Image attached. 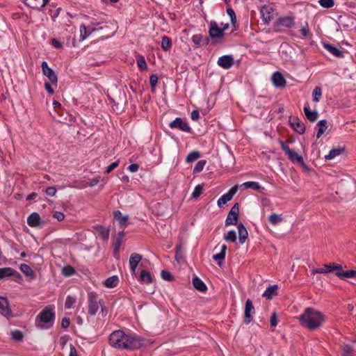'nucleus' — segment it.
I'll list each match as a JSON object with an SVG mask.
<instances>
[{"mask_svg":"<svg viewBox=\"0 0 356 356\" xmlns=\"http://www.w3.org/2000/svg\"><path fill=\"white\" fill-rule=\"evenodd\" d=\"M145 339L134 334H127L122 330H115L109 336L110 345L118 349L133 350L145 344Z\"/></svg>","mask_w":356,"mask_h":356,"instance_id":"nucleus-1","label":"nucleus"},{"mask_svg":"<svg viewBox=\"0 0 356 356\" xmlns=\"http://www.w3.org/2000/svg\"><path fill=\"white\" fill-rule=\"evenodd\" d=\"M300 325L309 330L320 327L325 321V316L319 311L307 307L298 317Z\"/></svg>","mask_w":356,"mask_h":356,"instance_id":"nucleus-2","label":"nucleus"},{"mask_svg":"<svg viewBox=\"0 0 356 356\" xmlns=\"http://www.w3.org/2000/svg\"><path fill=\"white\" fill-rule=\"evenodd\" d=\"M282 150L288 156L289 159L293 163H298L301 166L307 168L302 156L298 155L296 152L291 150L282 140L279 141Z\"/></svg>","mask_w":356,"mask_h":356,"instance_id":"nucleus-3","label":"nucleus"},{"mask_svg":"<svg viewBox=\"0 0 356 356\" xmlns=\"http://www.w3.org/2000/svg\"><path fill=\"white\" fill-rule=\"evenodd\" d=\"M54 318V313L52 309L49 307H45L36 318V325L40 328L44 326L41 323H49L53 321Z\"/></svg>","mask_w":356,"mask_h":356,"instance_id":"nucleus-4","label":"nucleus"},{"mask_svg":"<svg viewBox=\"0 0 356 356\" xmlns=\"http://www.w3.org/2000/svg\"><path fill=\"white\" fill-rule=\"evenodd\" d=\"M88 313L90 315H95L99 309V305H102V300H98L97 296L94 292L88 293Z\"/></svg>","mask_w":356,"mask_h":356,"instance_id":"nucleus-5","label":"nucleus"},{"mask_svg":"<svg viewBox=\"0 0 356 356\" xmlns=\"http://www.w3.org/2000/svg\"><path fill=\"white\" fill-rule=\"evenodd\" d=\"M295 26V18L291 16H285L278 18L274 24L276 31H280V28H292Z\"/></svg>","mask_w":356,"mask_h":356,"instance_id":"nucleus-6","label":"nucleus"},{"mask_svg":"<svg viewBox=\"0 0 356 356\" xmlns=\"http://www.w3.org/2000/svg\"><path fill=\"white\" fill-rule=\"evenodd\" d=\"M227 29V26H223V27H219L218 24L216 22L211 21L210 22V28L209 30V36L212 39H216V38L221 39L224 36V31Z\"/></svg>","mask_w":356,"mask_h":356,"instance_id":"nucleus-7","label":"nucleus"},{"mask_svg":"<svg viewBox=\"0 0 356 356\" xmlns=\"http://www.w3.org/2000/svg\"><path fill=\"white\" fill-rule=\"evenodd\" d=\"M43 74L47 76L49 82L56 86L58 82V77L54 70L49 67L48 64L46 61H43L41 65Z\"/></svg>","mask_w":356,"mask_h":356,"instance_id":"nucleus-8","label":"nucleus"},{"mask_svg":"<svg viewBox=\"0 0 356 356\" xmlns=\"http://www.w3.org/2000/svg\"><path fill=\"white\" fill-rule=\"evenodd\" d=\"M238 212H239V205L238 203H236L233 205L231 210L229 211L226 220H225V225L229 226L231 225H236L237 220H238Z\"/></svg>","mask_w":356,"mask_h":356,"instance_id":"nucleus-9","label":"nucleus"},{"mask_svg":"<svg viewBox=\"0 0 356 356\" xmlns=\"http://www.w3.org/2000/svg\"><path fill=\"white\" fill-rule=\"evenodd\" d=\"M254 314V308L250 299H248L245 305L244 323L249 324L252 320V314Z\"/></svg>","mask_w":356,"mask_h":356,"instance_id":"nucleus-10","label":"nucleus"},{"mask_svg":"<svg viewBox=\"0 0 356 356\" xmlns=\"http://www.w3.org/2000/svg\"><path fill=\"white\" fill-rule=\"evenodd\" d=\"M171 129H179L185 132H191V128L181 118H177L169 124Z\"/></svg>","mask_w":356,"mask_h":356,"instance_id":"nucleus-11","label":"nucleus"},{"mask_svg":"<svg viewBox=\"0 0 356 356\" xmlns=\"http://www.w3.org/2000/svg\"><path fill=\"white\" fill-rule=\"evenodd\" d=\"M238 188V186H233L229 191L222 195L218 200V206L222 207V205L225 204L227 202L231 200L233 197V196L235 195V193L237 192Z\"/></svg>","mask_w":356,"mask_h":356,"instance_id":"nucleus-12","label":"nucleus"},{"mask_svg":"<svg viewBox=\"0 0 356 356\" xmlns=\"http://www.w3.org/2000/svg\"><path fill=\"white\" fill-rule=\"evenodd\" d=\"M218 64L224 69H229L234 65L233 56L231 55L222 56L218 58Z\"/></svg>","mask_w":356,"mask_h":356,"instance_id":"nucleus-13","label":"nucleus"},{"mask_svg":"<svg viewBox=\"0 0 356 356\" xmlns=\"http://www.w3.org/2000/svg\"><path fill=\"white\" fill-rule=\"evenodd\" d=\"M289 122L291 127L300 134L305 131V124L298 118H290Z\"/></svg>","mask_w":356,"mask_h":356,"instance_id":"nucleus-14","label":"nucleus"},{"mask_svg":"<svg viewBox=\"0 0 356 356\" xmlns=\"http://www.w3.org/2000/svg\"><path fill=\"white\" fill-rule=\"evenodd\" d=\"M0 312L6 316H13L7 298L0 296Z\"/></svg>","mask_w":356,"mask_h":356,"instance_id":"nucleus-15","label":"nucleus"},{"mask_svg":"<svg viewBox=\"0 0 356 356\" xmlns=\"http://www.w3.org/2000/svg\"><path fill=\"white\" fill-rule=\"evenodd\" d=\"M27 223L31 227H36L40 226L43 222L40 215L36 212H33L28 216Z\"/></svg>","mask_w":356,"mask_h":356,"instance_id":"nucleus-16","label":"nucleus"},{"mask_svg":"<svg viewBox=\"0 0 356 356\" xmlns=\"http://www.w3.org/2000/svg\"><path fill=\"white\" fill-rule=\"evenodd\" d=\"M272 81L273 83V85L277 88H284L286 86V80L283 75L279 72H275L272 76Z\"/></svg>","mask_w":356,"mask_h":356,"instance_id":"nucleus-17","label":"nucleus"},{"mask_svg":"<svg viewBox=\"0 0 356 356\" xmlns=\"http://www.w3.org/2000/svg\"><path fill=\"white\" fill-rule=\"evenodd\" d=\"M142 259V256L137 253H133L131 254L129 258V265L131 270L133 273H135L138 264Z\"/></svg>","mask_w":356,"mask_h":356,"instance_id":"nucleus-18","label":"nucleus"},{"mask_svg":"<svg viewBox=\"0 0 356 356\" xmlns=\"http://www.w3.org/2000/svg\"><path fill=\"white\" fill-rule=\"evenodd\" d=\"M98 235L104 240L107 241L109 237L110 229L102 225H97L94 227Z\"/></svg>","mask_w":356,"mask_h":356,"instance_id":"nucleus-19","label":"nucleus"},{"mask_svg":"<svg viewBox=\"0 0 356 356\" xmlns=\"http://www.w3.org/2000/svg\"><path fill=\"white\" fill-rule=\"evenodd\" d=\"M237 228H238L239 242L241 244H243L245 243V240L248 238V231H247L246 228L245 227V226L242 223L238 224Z\"/></svg>","mask_w":356,"mask_h":356,"instance_id":"nucleus-20","label":"nucleus"},{"mask_svg":"<svg viewBox=\"0 0 356 356\" xmlns=\"http://www.w3.org/2000/svg\"><path fill=\"white\" fill-rule=\"evenodd\" d=\"M19 268L20 270L31 280H34L35 278V275L34 272L29 265L26 264H22L20 265Z\"/></svg>","mask_w":356,"mask_h":356,"instance_id":"nucleus-21","label":"nucleus"},{"mask_svg":"<svg viewBox=\"0 0 356 356\" xmlns=\"http://www.w3.org/2000/svg\"><path fill=\"white\" fill-rule=\"evenodd\" d=\"M192 41L197 47L207 45L209 43V38H203L201 34H196L192 37Z\"/></svg>","mask_w":356,"mask_h":356,"instance_id":"nucleus-22","label":"nucleus"},{"mask_svg":"<svg viewBox=\"0 0 356 356\" xmlns=\"http://www.w3.org/2000/svg\"><path fill=\"white\" fill-rule=\"evenodd\" d=\"M304 112L309 121L314 122L317 120L318 114L316 111H311L307 106H305L304 107Z\"/></svg>","mask_w":356,"mask_h":356,"instance_id":"nucleus-23","label":"nucleus"},{"mask_svg":"<svg viewBox=\"0 0 356 356\" xmlns=\"http://www.w3.org/2000/svg\"><path fill=\"white\" fill-rule=\"evenodd\" d=\"M332 272V264H324L322 268H314L312 270V274L328 273Z\"/></svg>","mask_w":356,"mask_h":356,"instance_id":"nucleus-24","label":"nucleus"},{"mask_svg":"<svg viewBox=\"0 0 356 356\" xmlns=\"http://www.w3.org/2000/svg\"><path fill=\"white\" fill-rule=\"evenodd\" d=\"M324 47L334 56L337 58L343 57V51L338 49L337 48L333 47L332 45L329 44H325Z\"/></svg>","mask_w":356,"mask_h":356,"instance_id":"nucleus-25","label":"nucleus"},{"mask_svg":"<svg viewBox=\"0 0 356 356\" xmlns=\"http://www.w3.org/2000/svg\"><path fill=\"white\" fill-rule=\"evenodd\" d=\"M114 217L118 221L120 225H122L123 227H127L128 216H122L120 211H116L114 213Z\"/></svg>","mask_w":356,"mask_h":356,"instance_id":"nucleus-26","label":"nucleus"},{"mask_svg":"<svg viewBox=\"0 0 356 356\" xmlns=\"http://www.w3.org/2000/svg\"><path fill=\"white\" fill-rule=\"evenodd\" d=\"M271 8L269 9L268 7H263L261 9V13L262 15L263 21L266 24H268L270 21L272 19V13H271Z\"/></svg>","mask_w":356,"mask_h":356,"instance_id":"nucleus-27","label":"nucleus"},{"mask_svg":"<svg viewBox=\"0 0 356 356\" xmlns=\"http://www.w3.org/2000/svg\"><path fill=\"white\" fill-rule=\"evenodd\" d=\"M193 286L197 290H198L201 292H204L207 289L204 283L197 277H195L193 279Z\"/></svg>","mask_w":356,"mask_h":356,"instance_id":"nucleus-28","label":"nucleus"},{"mask_svg":"<svg viewBox=\"0 0 356 356\" xmlns=\"http://www.w3.org/2000/svg\"><path fill=\"white\" fill-rule=\"evenodd\" d=\"M227 250V245H222L221 247V251L220 253L214 254L213 256V259L217 261L218 264L220 266L222 260L225 259V254Z\"/></svg>","mask_w":356,"mask_h":356,"instance_id":"nucleus-29","label":"nucleus"},{"mask_svg":"<svg viewBox=\"0 0 356 356\" xmlns=\"http://www.w3.org/2000/svg\"><path fill=\"white\" fill-rule=\"evenodd\" d=\"M277 289V285L270 286L263 293L262 296L266 298L268 300H270L273 298V296L276 295V291Z\"/></svg>","mask_w":356,"mask_h":356,"instance_id":"nucleus-30","label":"nucleus"},{"mask_svg":"<svg viewBox=\"0 0 356 356\" xmlns=\"http://www.w3.org/2000/svg\"><path fill=\"white\" fill-rule=\"evenodd\" d=\"M318 129L316 137L319 138L327 129V123L325 120H321L318 122Z\"/></svg>","mask_w":356,"mask_h":356,"instance_id":"nucleus-31","label":"nucleus"},{"mask_svg":"<svg viewBox=\"0 0 356 356\" xmlns=\"http://www.w3.org/2000/svg\"><path fill=\"white\" fill-rule=\"evenodd\" d=\"M343 150L344 149L341 147L332 149L330 151L329 154L325 156V159L326 160H331L339 155Z\"/></svg>","mask_w":356,"mask_h":356,"instance_id":"nucleus-32","label":"nucleus"},{"mask_svg":"<svg viewBox=\"0 0 356 356\" xmlns=\"http://www.w3.org/2000/svg\"><path fill=\"white\" fill-rule=\"evenodd\" d=\"M118 282V278L117 276H112L107 278L104 282V285L108 288L115 287Z\"/></svg>","mask_w":356,"mask_h":356,"instance_id":"nucleus-33","label":"nucleus"},{"mask_svg":"<svg viewBox=\"0 0 356 356\" xmlns=\"http://www.w3.org/2000/svg\"><path fill=\"white\" fill-rule=\"evenodd\" d=\"M300 32L302 38H307L311 35L309 24L307 22H305L304 24L300 25Z\"/></svg>","mask_w":356,"mask_h":356,"instance_id":"nucleus-34","label":"nucleus"},{"mask_svg":"<svg viewBox=\"0 0 356 356\" xmlns=\"http://www.w3.org/2000/svg\"><path fill=\"white\" fill-rule=\"evenodd\" d=\"M241 187H244L245 188H252L253 190L259 191L261 188V186L259 184V183L255 181H247L243 184H242Z\"/></svg>","mask_w":356,"mask_h":356,"instance_id":"nucleus-35","label":"nucleus"},{"mask_svg":"<svg viewBox=\"0 0 356 356\" xmlns=\"http://www.w3.org/2000/svg\"><path fill=\"white\" fill-rule=\"evenodd\" d=\"M356 276V270H350L343 271V273H338L337 277L341 279L352 278Z\"/></svg>","mask_w":356,"mask_h":356,"instance_id":"nucleus-36","label":"nucleus"},{"mask_svg":"<svg viewBox=\"0 0 356 356\" xmlns=\"http://www.w3.org/2000/svg\"><path fill=\"white\" fill-rule=\"evenodd\" d=\"M13 272V268L10 267H4L0 268V280L6 277H11Z\"/></svg>","mask_w":356,"mask_h":356,"instance_id":"nucleus-37","label":"nucleus"},{"mask_svg":"<svg viewBox=\"0 0 356 356\" xmlns=\"http://www.w3.org/2000/svg\"><path fill=\"white\" fill-rule=\"evenodd\" d=\"M172 47L171 40L168 36H163L161 40V47L164 51H168Z\"/></svg>","mask_w":356,"mask_h":356,"instance_id":"nucleus-38","label":"nucleus"},{"mask_svg":"<svg viewBox=\"0 0 356 356\" xmlns=\"http://www.w3.org/2000/svg\"><path fill=\"white\" fill-rule=\"evenodd\" d=\"M140 278L143 282L146 283H152V277L150 273L145 270H142L140 275Z\"/></svg>","mask_w":356,"mask_h":356,"instance_id":"nucleus-39","label":"nucleus"},{"mask_svg":"<svg viewBox=\"0 0 356 356\" xmlns=\"http://www.w3.org/2000/svg\"><path fill=\"white\" fill-rule=\"evenodd\" d=\"M24 3L33 9L39 10L41 8L40 0H24Z\"/></svg>","mask_w":356,"mask_h":356,"instance_id":"nucleus-40","label":"nucleus"},{"mask_svg":"<svg viewBox=\"0 0 356 356\" xmlns=\"http://www.w3.org/2000/svg\"><path fill=\"white\" fill-rule=\"evenodd\" d=\"M283 218L281 215L273 213L269 216V222L273 225H275L281 222Z\"/></svg>","mask_w":356,"mask_h":356,"instance_id":"nucleus-41","label":"nucleus"},{"mask_svg":"<svg viewBox=\"0 0 356 356\" xmlns=\"http://www.w3.org/2000/svg\"><path fill=\"white\" fill-rule=\"evenodd\" d=\"M313 101L318 102L322 96V90L320 87H316L313 90Z\"/></svg>","mask_w":356,"mask_h":356,"instance_id":"nucleus-42","label":"nucleus"},{"mask_svg":"<svg viewBox=\"0 0 356 356\" xmlns=\"http://www.w3.org/2000/svg\"><path fill=\"white\" fill-rule=\"evenodd\" d=\"M200 156V154L199 152L193 151L188 154L186 161L188 163H191V162L196 161L197 159H199Z\"/></svg>","mask_w":356,"mask_h":356,"instance_id":"nucleus-43","label":"nucleus"},{"mask_svg":"<svg viewBox=\"0 0 356 356\" xmlns=\"http://www.w3.org/2000/svg\"><path fill=\"white\" fill-rule=\"evenodd\" d=\"M224 239L226 241L235 242L236 240V232L233 230L228 232V233L224 236Z\"/></svg>","mask_w":356,"mask_h":356,"instance_id":"nucleus-44","label":"nucleus"},{"mask_svg":"<svg viewBox=\"0 0 356 356\" xmlns=\"http://www.w3.org/2000/svg\"><path fill=\"white\" fill-rule=\"evenodd\" d=\"M318 3L320 6L325 8H330L334 6V0H319Z\"/></svg>","mask_w":356,"mask_h":356,"instance_id":"nucleus-45","label":"nucleus"},{"mask_svg":"<svg viewBox=\"0 0 356 356\" xmlns=\"http://www.w3.org/2000/svg\"><path fill=\"white\" fill-rule=\"evenodd\" d=\"M353 348L350 345H345L342 349V356H353Z\"/></svg>","mask_w":356,"mask_h":356,"instance_id":"nucleus-46","label":"nucleus"},{"mask_svg":"<svg viewBox=\"0 0 356 356\" xmlns=\"http://www.w3.org/2000/svg\"><path fill=\"white\" fill-rule=\"evenodd\" d=\"M136 60L138 66L140 70H145L147 69V63L143 56H138Z\"/></svg>","mask_w":356,"mask_h":356,"instance_id":"nucleus-47","label":"nucleus"},{"mask_svg":"<svg viewBox=\"0 0 356 356\" xmlns=\"http://www.w3.org/2000/svg\"><path fill=\"white\" fill-rule=\"evenodd\" d=\"M74 273L75 270L71 266H66L62 269V274L66 277L71 276Z\"/></svg>","mask_w":356,"mask_h":356,"instance_id":"nucleus-48","label":"nucleus"},{"mask_svg":"<svg viewBox=\"0 0 356 356\" xmlns=\"http://www.w3.org/2000/svg\"><path fill=\"white\" fill-rule=\"evenodd\" d=\"M205 164H206V161L205 160H200V161H199L196 163V165H195V168L193 169V172H195V173L200 172L203 170Z\"/></svg>","mask_w":356,"mask_h":356,"instance_id":"nucleus-49","label":"nucleus"},{"mask_svg":"<svg viewBox=\"0 0 356 356\" xmlns=\"http://www.w3.org/2000/svg\"><path fill=\"white\" fill-rule=\"evenodd\" d=\"M90 33H87V28L84 24L80 26V40L83 41L85 40Z\"/></svg>","mask_w":356,"mask_h":356,"instance_id":"nucleus-50","label":"nucleus"},{"mask_svg":"<svg viewBox=\"0 0 356 356\" xmlns=\"http://www.w3.org/2000/svg\"><path fill=\"white\" fill-rule=\"evenodd\" d=\"M203 188L201 185H197L195 186L191 197L193 199L197 198L202 193Z\"/></svg>","mask_w":356,"mask_h":356,"instance_id":"nucleus-51","label":"nucleus"},{"mask_svg":"<svg viewBox=\"0 0 356 356\" xmlns=\"http://www.w3.org/2000/svg\"><path fill=\"white\" fill-rule=\"evenodd\" d=\"M11 336H12V338L15 340V341H20L22 340L23 339V334L22 333L21 331L19 330H14L13 332H11Z\"/></svg>","mask_w":356,"mask_h":356,"instance_id":"nucleus-52","label":"nucleus"},{"mask_svg":"<svg viewBox=\"0 0 356 356\" xmlns=\"http://www.w3.org/2000/svg\"><path fill=\"white\" fill-rule=\"evenodd\" d=\"M75 302V299L72 296H67L65 302V307L66 309H70L72 307Z\"/></svg>","mask_w":356,"mask_h":356,"instance_id":"nucleus-53","label":"nucleus"},{"mask_svg":"<svg viewBox=\"0 0 356 356\" xmlns=\"http://www.w3.org/2000/svg\"><path fill=\"white\" fill-rule=\"evenodd\" d=\"M161 276L164 280L166 281H172L173 280L172 274L170 272L165 270H163L161 272Z\"/></svg>","mask_w":356,"mask_h":356,"instance_id":"nucleus-54","label":"nucleus"},{"mask_svg":"<svg viewBox=\"0 0 356 356\" xmlns=\"http://www.w3.org/2000/svg\"><path fill=\"white\" fill-rule=\"evenodd\" d=\"M227 13L230 17L232 24H235V23L236 22V17L234 10L231 8H227Z\"/></svg>","mask_w":356,"mask_h":356,"instance_id":"nucleus-55","label":"nucleus"},{"mask_svg":"<svg viewBox=\"0 0 356 356\" xmlns=\"http://www.w3.org/2000/svg\"><path fill=\"white\" fill-rule=\"evenodd\" d=\"M122 245V240L120 238H116L114 242V254L117 255L119 252L120 248Z\"/></svg>","mask_w":356,"mask_h":356,"instance_id":"nucleus-56","label":"nucleus"},{"mask_svg":"<svg viewBox=\"0 0 356 356\" xmlns=\"http://www.w3.org/2000/svg\"><path fill=\"white\" fill-rule=\"evenodd\" d=\"M53 217L56 218L58 221H63L65 218V215L63 213L60 211H54Z\"/></svg>","mask_w":356,"mask_h":356,"instance_id":"nucleus-57","label":"nucleus"},{"mask_svg":"<svg viewBox=\"0 0 356 356\" xmlns=\"http://www.w3.org/2000/svg\"><path fill=\"white\" fill-rule=\"evenodd\" d=\"M335 271V275L337 276V273H343V268H342V266L340 265V264H334L333 263L332 264V271Z\"/></svg>","mask_w":356,"mask_h":356,"instance_id":"nucleus-58","label":"nucleus"},{"mask_svg":"<svg viewBox=\"0 0 356 356\" xmlns=\"http://www.w3.org/2000/svg\"><path fill=\"white\" fill-rule=\"evenodd\" d=\"M119 165V161H115L111 163L106 169V173L109 174Z\"/></svg>","mask_w":356,"mask_h":356,"instance_id":"nucleus-59","label":"nucleus"},{"mask_svg":"<svg viewBox=\"0 0 356 356\" xmlns=\"http://www.w3.org/2000/svg\"><path fill=\"white\" fill-rule=\"evenodd\" d=\"M158 83V77L156 74H152L149 77V83L152 88H154Z\"/></svg>","mask_w":356,"mask_h":356,"instance_id":"nucleus-60","label":"nucleus"},{"mask_svg":"<svg viewBox=\"0 0 356 356\" xmlns=\"http://www.w3.org/2000/svg\"><path fill=\"white\" fill-rule=\"evenodd\" d=\"M45 192L47 195L53 197L56 193V188L54 186H50V187L47 188Z\"/></svg>","mask_w":356,"mask_h":356,"instance_id":"nucleus-61","label":"nucleus"},{"mask_svg":"<svg viewBox=\"0 0 356 356\" xmlns=\"http://www.w3.org/2000/svg\"><path fill=\"white\" fill-rule=\"evenodd\" d=\"M278 323V320L277 317V314L274 312L270 317V325L272 327H275Z\"/></svg>","mask_w":356,"mask_h":356,"instance_id":"nucleus-62","label":"nucleus"},{"mask_svg":"<svg viewBox=\"0 0 356 356\" xmlns=\"http://www.w3.org/2000/svg\"><path fill=\"white\" fill-rule=\"evenodd\" d=\"M100 180V177H97L95 178L91 179L89 182L88 183V186L90 187L95 186L97 185Z\"/></svg>","mask_w":356,"mask_h":356,"instance_id":"nucleus-63","label":"nucleus"},{"mask_svg":"<svg viewBox=\"0 0 356 356\" xmlns=\"http://www.w3.org/2000/svg\"><path fill=\"white\" fill-rule=\"evenodd\" d=\"M138 168H139V165L137 164V163H133V164H131L129 167H128V169L130 172H136L138 170Z\"/></svg>","mask_w":356,"mask_h":356,"instance_id":"nucleus-64","label":"nucleus"}]
</instances>
